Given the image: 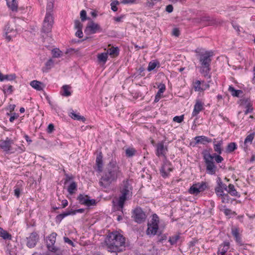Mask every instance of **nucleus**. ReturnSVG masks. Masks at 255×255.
Wrapping results in <instances>:
<instances>
[{
	"instance_id": "obj_3",
	"label": "nucleus",
	"mask_w": 255,
	"mask_h": 255,
	"mask_svg": "<svg viewBox=\"0 0 255 255\" xmlns=\"http://www.w3.org/2000/svg\"><path fill=\"white\" fill-rule=\"evenodd\" d=\"M106 243L108 251L111 252H123L125 247V238L117 231L110 233L108 235Z\"/></svg>"
},
{
	"instance_id": "obj_5",
	"label": "nucleus",
	"mask_w": 255,
	"mask_h": 255,
	"mask_svg": "<svg viewBox=\"0 0 255 255\" xmlns=\"http://www.w3.org/2000/svg\"><path fill=\"white\" fill-rule=\"evenodd\" d=\"M132 186L128 179L122 181L119 186L120 195L117 204L118 211L123 212L125 202L132 196Z\"/></svg>"
},
{
	"instance_id": "obj_23",
	"label": "nucleus",
	"mask_w": 255,
	"mask_h": 255,
	"mask_svg": "<svg viewBox=\"0 0 255 255\" xmlns=\"http://www.w3.org/2000/svg\"><path fill=\"white\" fill-rule=\"evenodd\" d=\"M200 21L208 22V25H213L217 24L218 21L213 17L210 16L208 14H205L202 15L200 18Z\"/></svg>"
},
{
	"instance_id": "obj_54",
	"label": "nucleus",
	"mask_w": 255,
	"mask_h": 255,
	"mask_svg": "<svg viewBox=\"0 0 255 255\" xmlns=\"http://www.w3.org/2000/svg\"><path fill=\"white\" fill-rule=\"evenodd\" d=\"M80 18L82 21H84L87 19H89V17H87V12L85 10H82L80 12Z\"/></svg>"
},
{
	"instance_id": "obj_46",
	"label": "nucleus",
	"mask_w": 255,
	"mask_h": 255,
	"mask_svg": "<svg viewBox=\"0 0 255 255\" xmlns=\"http://www.w3.org/2000/svg\"><path fill=\"white\" fill-rule=\"evenodd\" d=\"M157 65L159 66V62L158 61H154L150 62L147 67V71L150 72L153 70Z\"/></svg>"
},
{
	"instance_id": "obj_56",
	"label": "nucleus",
	"mask_w": 255,
	"mask_h": 255,
	"mask_svg": "<svg viewBox=\"0 0 255 255\" xmlns=\"http://www.w3.org/2000/svg\"><path fill=\"white\" fill-rule=\"evenodd\" d=\"M158 235V241L159 242L162 243L163 241L166 240L167 239V236L165 234H161V233L160 232Z\"/></svg>"
},
{
	"instance_id": "obj_22",
	"label": "nucleus",
	"mask_w": 255,
	"mask_h": 255,
	"mask_svg": "<svg viewBox=\"0 0 255 255\" xmlns=\"http://www.w3.org/2000/svg\"><path fill=\"white\" fill-rule=\"evenodd\" d=\"M255 136V132H252L248 135L245 139L244 145L243 148L245 151H247L248 150V144H251L253 143V141Z\"/></svg>"
},
{
	"instance_id": "obj_9",
	"label": "nucleus",
	"mask_w": 255,
	"mask_h": 255,
	"mask_svg": "<svg viewBox=\"0 0 255 255\" xmlns=\"http://www.w3.org/2000/svg\"><path fill=\"white\" fill-rule=\"evenodd\" d=\"M208 188V184L205 182H198L190 187L188 192L191 194L198 195Z\"/></svg>"
},
{
	"instance_id": "obj_52",
	"label": "nucleus",
	"mask_w": 255,
	"mask_h": 255,
	"mask_svg": "<svg viewBox=\"0 0 255 255\" xmlns=\"http://www.w3.org/2000/svg\"><path fill=\"white\" fill-rule=\"evenodd\" d=\"M119 4V1L117 0L113 1L111 3V9L114 12L117 11L118 10L117 5Z\"/></svg>"
},
{
	"instance_id": "obj_48",
	"label": "nucleus",
	"mask_w": 255,
	"mask_h": 255,
	"mask_svg": "<svg viewBox=\"0 0 255 255\" xmlns=\"http://www.w3.org/2000/svg\"><path fill=\"white\" fill-rule=\"evenodd\" d=\"M64 172H65V171L64 170ZM64 185H66L69 181H73L74 179V176L72 174H68L66 173L64 174Z\"/></svg>"
},
{
	"instance_id": "obj_19",
	"label": "nucleus",
	"mask_w": 255,
	"mask_h": 255,
	"mask_svg": "<svg viewBox=\"0 0 255 255\" xmlns=\"http://www.w3.org/2000/svg\"><path fill=\"white\" fill-rule=\"evenodd\" d=\"M183 241V240L181 237L180 233L170 236L168 240V242L171 246L176 245L178 242H180L181 244Z\"/></svg>"
},
{
	"instance_id": "obj_63",
	"label": "nucleus",
	"mask_w": 255,
	"mask_h": 255,
	"mask_svg": "<svg viewBox=\"0 0 255 255\" xmlns=\"http://www.w3.org/2000/svg\"><path fill=\"white\" fill-rule=\"evenodd\" d=\"M18 117H19V115L18 114L15 113H12L11 114V116H10V117L9 118V122L10 123L13 122L14 120L17 119Z\"/></svg>"
},
{
	"instance_id": "obj_31",
	"label": "nucleus",
	"mask_w": 255,
	"mask_h": 255,
	"mask_svg": "<svg viewBox=\"0 0 255 255\" xmlns=\"http://www.w3.org/2000/svg\"><path fill=\"white\" fill-rule=\"evenodd\" d=\"M8 7L12 11H17L18 4L16 0H6Z\"/></svg>"
},
{
	"instance_id": "obj_43",
	"label": "nucleus",
	"mask_w": 255,
	"mask_h": 255,
	"mask_svg": "<svg viewBox=\"0 0 255 255\" xmlns=\"http://www.w3.org/2000/svg\"><path fill=\"white\" fill-rule=\"evenodd\" d=\"M2 91L4 94L5 98L7 97L8 94H11L13 92V87L11 85H9L7 89H6V86H3Z\"/></svg>"
},
{
	"instance_id": "obj_35",
	"label": "nucleus",
	"mask_w": 255,
	"mask_h": 255,
	"mask_svg": "<svg viewBox=\"0 0 255 255\" xmlns=\"http://www.w3.org/2000/svg\"><path fill=\"white\" fill-rule=\"evenodd\" d=\"M77 190V184L76 182L72 181L67 187V191L68 193L73 195Z\"/></svg>"
},
{
	"instance_id": "obj_36",
	"label": "nucleus",
	"mask_w": 255,
	"mask_h": 255,
	"mask_svg": "<svg viewBox=\"0 0 255 255\" xmlns=\"http://www.w3.org/2000/svg\"><path fill=\"white\" fill-rule=\"evenodd\" d=\"M0 237L5 240H11L12 236L6 231L0 227Z\"/></svg>"
},
{
	"instance_id": "obj_25",
	"label": "nucleus",
	"mask_w": 255,
	"mask_h": 255,
	"mask_svg": "<svg viewBox=\"0 0 255 255\" xmlns=\"http://www.w3.org/2000/svg\"><path fill=\"white\" fill-rule=\"evenodd\" d=\"M216 139L213 140V146L214 150L217 154H221L223 152V149L222 148V145L223 144V141L222 139L218 141L216 143Z\"/></svg>"
},
{
	"instance_id": "obj_64",
	"label": "nucleus",
	"mask_w": 255,
	"mask_h": 255,
	"mask_svg": "<svg viewBox=\"0 0 255 255\" xmlns=\"http://www.w3.org/2000/svg\"><path fill=\"white\" fill-rule=\"evenodd\" d=\"M54 130V126L53 124H50L48 125L47 128V132L48 133H52Z\"/></svg>"
},
{
	"instance_id": "obj_30",
	"label": "nucleus",
	"mask_w": 255,
	"mask_h": 255,
	"mask_svg": "<svg viewBox=\"0 0 255 255\" xmlns=\"http://www.w3.org/2000/svg\"><path fill=\"white\" fill-rule=\"evenodd\" d=\"M30 85L33 88L36 89L37 91L43 90V88L44 87V85L42 82L37 80H33L31 81L30 83Z\"/></svg>"
},
{
	"instance_id": "obj_41",
	"label": "nucleus",
	"mask_w": 255,
	"mask_h": 255,
	"mask_svg": "<svg viewBox=\"0 0 255 255\" xmlns=\"http://www.w3.org/2000/svg\"><path fill=\"white\" fill-rule=\"evenodd\" d=\"M161 0H146L145 3V7H147L148 9H151L153 8V6L159 1Z\"/></svg>"
},
{
	"instance_id": "obj_4",
	"label": "nucleus",
	"mask_w": 255,
	"mask_h": 255,
	"mask_svg": "<svg viewBox=\"0 0 255 255\" xmlns=\"http://www.w3.org/2000/svg\"><path fill=\"white\" fill-rule=\"evenodd\" d=\"M211 150V148L204 149L202 152V154L205 163L207 173L210 175H214L216 174L217 167L215 165L213 159H215L217 163H220L224 160V158L220 155L221 154L216 153L211 154L210 153Z\"/></svg>"
},
{
	"instance_id": "obj_21",
	"label": "nucleus",
	"mask_w": 255,
	"mask_h": 255,
	"mask_svg": "<svg viewBox=\"0 0 255 255\" xmlns=\"http://www.w3.org/2000/svg\"><path fill=\"white\" fill-rule=\"evenodd\" d=\"M230 247V243L225 241L220 245L217 252L218 255H225Z\"/></svg>"
},
{
	"instance_id": "obj_50",
	"label": "nucleus",
	"mask_w": 255,
	"mask_h": 255,
	"mask_svg": "<svg viewBox=\"0 0 255 255\" xmlns=\"http://www.w3.org/2000/svg\"><path fill=\"white\" fill-rule=\"evenodd\" d=\"M201 82L199 80H197L194 83V90L195 91H203L204 90L201 87Z\"/></svg>"
},
{
	"instance_id": "obj_14",
	"label": "nucleus",
	"mask_w": 255,
	"mask_h": 255,
	"mask_svg": "<svg viewBox=\"0 0 255 255\" xmlns=\"http://www.w3.org/2000/svg\"><path fill=\"white\" fill-rule=\"evenodd\" d=\"M156 147V155L158 157L163 156L166 157V154L168 151L167 146H164V141H161L155 145Z\"/></svg>"
},
{
	"instance_id": "obj_49",
	"label": "nucleus",
	"mask_w": 255,
	"mask_h": 255,
	"mask_svg": "<svg viewBox=\"0 0 255 255\" xmlns=\"http://www.w3.org/2000/svg\"><path fill=\"white\" fill-rule=\"evenodd\" d=\"M201 144H206V143H210L212 142V139L204 135H201Z\"/></svg>"
},
{
	"instance_id": "obj_44",
	"label": "nucleus",
	"mask_w": 255,
	"mask_h": 255,
	"mask_svg": "<svg viewBox=\"0 0 255 255\" xmlns=\"http://www.w3.org/2000/svg\"><path fill=\"white\" fill-rule=\"evenodd\" d=\"M136 150L133 147H129L126 150V155L128 157H131L135 155Z\"/></svg>"
},
{
	"instance_id": "obj_60",
	"label": "nucleus",
	"mask_w": 255,
	"mask_h": 255,
	"mask_svg": "<svg viewBox=\"0 0 255 255\" xmlns=\"http://www.w3.org/2000/svg\"><path fill=\"white\" fill-rule=\"evenodd\" d=\"M198 243V240L196 239V238H193L191 241L189 242L188 245L189 248H192L194 247Z\"/></svg>"
},
{
	"instance_id": "obj_62",
	"label": "nucleus",
	"mask_w": 255,
	"mask_h": 255,
	"mask_svg": "<svg viewBox=\"0 0 255 255\" xmlns=\"http://www.w3.org/2000/svg\"><path fill=\"white\" fill-rule=\"evenodd\" d=\"M85 211V209L83 208H81L77 210H72L71 209V212L72 215H74L77 213H83Z\"/></svg>"
},
{
	"instance_id": "obj_58",
	"label": "nucleus",
	"mask_w": 255,
	"mask_h": 255,
	"mask_svg": "<svg viewBox=\"0 0 255 255\" xmlns=\"http://www.w3.org/2000/svg\"><path fill=\"white\" fill-rule=\"evenodd\" d=\"M201 137L200 136H197L194 137V140H195V142H190V145L194 146H195L197 144L201 143V140H200Z\"/></svg>"
},
{
	"instance_id": "obj_28",
	"label": "nucleus",
	"mask_w": 255,
	"mask_h": 255,
	"mask_svg": "<svg viewBox=\"0 0 255 255\" xmlns=\"http://www.w3.org/2000/svg\"><path fill=\"white\" fill-rule=\"evenodd\" d=\"M228 91L234 97H240L241 95L243 94V91L242 90H236L232 85L229 86Z\"/></svg>"
},
{
	"instance_id": "obj_29",
	"label": "nucleus",
	"mask_w": 255,
	"mask_h": 255,
	"mask_svg": "<svg viewBox=\"0 0 255 255\" xmlns=\"http://www.w3.org/2000/svg\"><path fill=\"white\" fill-rule=\"evenodd\" d=\"M71 87L70 86L68 85H63L62 87V89L60 92L61 95L64 97H69L71 95L72 93L71 92Z\"/></svg>"
},
{
	"instance_id": "obj_32",
	"label": "nucleus",
	"mask_w": 255,
	"mask_h": 255,
	"mask_svg": "<svg viewBox=\"0 0 255 255\" xmlns=\"http://www.w3.org/2000/svg\"><path fill=\"white\" fill-rule=\"evenodd\" d=\"M69 215H72L71 210L57 215L55 217L56 223L59 224L65 217Z\"/></svg>"
},
{
	"instance_id": "obj_59",
	"label": "nucleus",
	"mask_w": 255,
	"mask_h": 255,
	"mask_svg": "<svg viewBox=\"0 0 255 255\" xmlns=\"http://www.w3.org/2000/svg\"><path fill=\"white\" fill-rule=\"evenodd\" d=\"M75 28L77 29H82L83 24L79 20H75L74 21Z\"/></svg>"
},
{
	"instance_id": "obj_15",
	"label": "nucleus",
	"mask_w": 255,
	"mask_h": 255,
	"mask_svg": "<svg viewBox=\"0 0 255 255\" xmlns=\"http://www.w3.org/2000/svg\"><path fill=\"white\" fill-rule=\"evenodd\" d=\"M102 30V29L99 24L92 21L91 23L86 26L85 29V32L88 34H94L98 32H101Z\"/></svg>"
},
{
	"instance_id": "obj_6",
	"label": "nucleus",
	"mask_w": 255,
	"mask_h": 255,
	"mask_svg": "<svg viewBox=\"0 0 255 255\" xmlns=\"http://www.w3.org/2000/svg\"><path fill=\"white\" fill-rule=\"evenodd\" d=\"M54 2L53 0L48 1L46 5V12L43 22L42 32L48 33L51 32L54 23L53 17Z\"/></svg>"
},
{
	"instance_id": "obj_55",
	"label": "nucleus",
	"mask_w": 255,
	"mask_h": 255,
	"mask_svg": "<svg viewBox=\"0 0 255 255\" xmlns=\"http://www.w3.org/2000/svg\"><path fill=\"white\" fill-rule=\"evenodd\" d=\"M224 213L226 216L236 215L237 214L236 212L233 211L229 208L225 209L224 210Z\"/></svg>"
},
{
	"instance_id": "obj_42",
	"label": "nucleus",
	"mask_w": 255,
	"mask_h": 255,
	"mask_svg": "<svg viewBox=\"0 0 255 255\" xmlns=\"http://www.w3.org/2000/svg\"><path fill=\"white\" fill-rule=\"evenodd\" d=\"M54 65V61L52 59H49L45 64V67L42 68L43 72H48V70L51 68Z\"/></svg>"
},
{
	"instance_id": "obj_53",
	"label": "nucleus",
	"mask_w": 255,
	"mask_h": 255,
	"mask_svg": "<svg viewBox=\"0 0 255 255\" xmlns=\"http://www.w3.org/2000/svg\"><path fill=\"white\" fill-rule=\"evenodd\" d=\"M96 201L95 199H90L89 197L87 198L85 206L90 207L91 206H94L96 204Z\"/></svg>"
},
{
	"instance_id": "obj_20",
	"label": "nucleus",
	"mask_w": 255,
	"mask_h": 255,
	"mask_svg": "<svg viewBox=\"0 0 255 255\" xmlns=\"http://www.w3.org/2000/svg\"><path fill=\"white\" fill-rule=\"evenodd\" d=\"M96 165L97 169H96L98 172H101L103 171V155L102 153L100 152L97 154L96 159Z\"/></svg>"
},
{
	"instance_id": "obj_40",
	"label": "nucleus",
	"mask_w": 255,
	"mask_h": 255,
	"mask_svg": "<svg viewBox=\"0 0 255 255\" xmlns=\"http://www.w3.org/2000/svg\"><path fill=\"white\" fill-rule=\"evenodd\" d=\"M108 55L106 53H99L97 55L98 61L99 62H102L104 64L106 63L108 60Z\"/></svg>"
},
{
	"instance_id": "obj_16",
	"label": "nucleus",
	"mask_w": 255,
	"mask_h": 255,
	"mask_svg": "<svg viewBox=\"0 0 255 255\" xmlns=\"http://www.w3.org/2000/svg\"><path fill=\"white\" fill-rule=\"evenodd\" d=\"M231 233L234 237L235 240L238 245L243 246L245 245L243 242L242 235L239 233V229L237 227H232L231 229Z\"/></svg>"
},
{
	"instance_id": "obj_51",
	"label": "nucleus",
	"mask_w": 255,
	"mask_h": 255,
	"mask_svg": "<svg viewBox=\"0 0 255 255\" xmlns=\"http://www.w3.org/2000/svg\"><path fill=\"white\" fill-rule=\"evenodd\" d=\"M246 110L245 111V115H247L248 113H252L253 111V108L252 107V104L249 102L247 103L246 106Z\"/></svg>"
},
{
	"instance_id": "obj_61",
	"label": "nucleus",
	"mask_w": 255,
	"mask_h": 255,
	"mask_svg": "<svg viewBox=\"0 0 255 255\" xmlns=\"http://www.w3.org/2000/svg\"><path fill=\"white\" fill-rule=\"evenodd\" d=\"M184 120V116H175L173 118V121L178 123H181Z\"/></svg>"
},
{
	"instance_id": "obj_39",
	"label": "nucleus",
	"mask_w": 255,
	"mask_h": 255,
	"mask_svg": "<svg viewBox=\"0 0 255 255\" xmlns=\"http://www.w3.org/2000/svg\"><path fill=\"white\" fill-rule=\"evenodd\" d=\"M69 116L72 119L75 120L82 121L84 122L86 121V119L84 117L80 116L79 113H75V112H74V111H72L70 113Z\"/></svg>"
},
{
	"instance_id": "obj_17",
	"label": "nucleus",
	"mask_w": 255,
	"mask_h": 255,
	"mask_svg": "<svg viewBox=\"0 0 255 255\" xmlns=\"http://www.w3.org/2000/svg\"><path fill=\"white\" fill-rule=\"evenodd\" d=\"M217 186L215 188V192L216 195H221L224 190H227V186L224 183L220 177H218L216 179Z\"/></svg>"
},
{
	"instance_id": "obj_38",
	"label": "nucleus",
	"mask_w": 255,
	"mask_h": 255,
	"mask_svg": "<svg viewBox=\"0 0 255 255\" xmlns=\"http://www.w3.org/2000/svg\"><path fill=\"white\" fill-rule=\"evenodd\" d=\"M237 149V144L236 142H232L229 143L226 148V152L227 153H232L236 149Z\"/></svg>"
},
{
	"instance_id": "obj_7",
	"label": "nucleus",
	"mask_w": 255,
	"mask_h": 255,
	"mask_svg": "<svg viewBox=\"0 0 255 255\" xmlns=\"http://www.w3.org/2000/svg\"><path fill=\"white\" fill-rule=\"evenodd\" d=\"M159 220L158 217L154 214L152 216V218L150 223L147 225V229L146 234L147 235H155L158 233Z\"/></svg>"
},
{
	"instance_id": "obj_12",
	"label": "nucleus",
	"mask_w": 255,
	"mask_h": 255,
	"mask_svg": "<svg viewBox=\"0 0 255 255\" xmlns=\"http://www.w3.org/2000/svg\"><path fill=\"white\" fill-rule=\"evenodd\" d=\"M172 165L170 161L165 159L163 161V164L160 169V173L162 177L165 178L168 177L169 172L173 170Z\"/></svg>"
},
{
	"instance_id": "obj_26",
	"label": "nucleus",
	"mask_w": 255,
	"mask_h": 255,
	"mask_svg": "<svg viewBox=\"0 0 255 255\" xmlns=\"http://www.w3.org/2000/svg\"><path fill=\"white\" fill-rule=\"evenodd\" d=\"M4 34L5 36L6 39L8 40V41H9L11 39V36L9 35H8V33L14 32V30L13 27H11L10 23L8 22H7L5 26H4Z\"/></svg>"
},
{
	"instance_id": "obj_33",
	"label": "nucleus",
	"mask_w": 255,
	"mask_h": 255,
	"mask_svg": "<svg viewBox=\"0 0 255 255\" xmlns=\"http://www.w3.org/2000/svg\"><path fill=\"white\" fill-rule=\"evenodd\" d=\"M69 215H72L71 210L57 215L55 217L56 223L59 224L65 217Z\"/></svg>"
},
{
	"instance_id": "obj_24",
	"label": "nucleus",
	"mask_w": 255,
	"mask_h": 255,
	"mask_svg": "<svg viewBox=\"0 0 255 255\" xmlns=\"http://www.w3.org/2000/svg\"><path fill=\"white\" fill-rule=\"evenodd\" d=\"M225 191L232 196H235L237 198L241 197V194L236 190L235 186L232 184H229L227 186V190Z\"/></svg>"
},
{
	"instance_id": "obj_13",
	"label": "nucleus",
	"mask_w": 255,
	"mask_h": 255,
	"mask_svg": "<svg viewBox=\"0 0 255 255\" xmlns=\"http://www.w3.org/2000/svg\"><path fill=\"white\" fill-rule=\"evenodd\" d=\"M39 240V236L36 232L31 233L29 237L26 238V246L29 248H33L36 246Z\"/></svg>"
},
{
	"instance_id": "obj_2",
	"label": "nucleus",
	"mask_w": 255,
	"mask_h": 255,
	"mask_svg": "<svg viewBox=\"0 0 255 255\" xmlns=\"http://www.w3.org/2000/svg\"><path fill=\"white\" fill-rule=\"evenodd\" d=\"M121 174V170L116 159L112 158L103 171L99 181L100 185L104 188L108 187L112 182L117 181Z\"/></svg>"
},
{
	"instance_id": "obj_57",
	"label": "nucleus",
	"mask_w": 255,
	"mask_h": 255,
	"mask_svg": "<svg viewBox=\"0 0 255 255\" xmlns=\"http://www.w3.org/2000/svg\"><path fill=\"white\" fill-rule=\"evenodd\" d=\"M158 88L159 90L157 92L158 95H161L162 93H164L166 89L165 85L162 83L160 84Z\"/></svg>"
},
{
	"instance_id": "obj_8",
	"label": "nucleus",
	"mask_w": 255,
	"mask_h": 255,
	"mask_svg": "<svg viewBox=\"0 0 255 255\" xmlns=\"http://www.w3.org/2000/svg\"><path fill=\"white\" fill-rule=\"evenodd\" d=\"M131 217L134 222L141 224L145 222L146 215L140 207H137L132 210Z\"/></svg>"
},
{
	"instance_id": "obj_37",
	"label": "nucleus",
	"mask_w": 255,
	"mask_h": 255,
	"mask_svg": "<svg viewBox=\"0 0 255 255\" xmlns=\"http://www.w3.org/2000/svg\"><path fill=\"white\" fill-rule=\"evenodd\" d=\"M120 50L118 47H112L109 48L107 53L108 55H112L113 57H117L119 55Z\"/></svg>"
},
{
	"instance_id": "obj_34",
	"label": "nucleus",
	"mask_w": 255,
	"mask_h": 255,
	"mask_svg": "<svg viewBox=\"0 0 255 255\" xmlns=\"http://www.w3.org/2000/svg\"><path fill=\"white\" fill-rule=\"evenodd\" d=\"M16 76L15 74L3 75L0 71V81L4 80L12 81L15 79Z\"/></svg>"
},
{
	"instance_id": "obj_27",
	"label": "nucleus",
	"mask_w": 255,
	"mask_h": 255,
	"mask_svg": "<svg viewBox=\"0 0 255 255\" xmlns=\"http://www.w3.org/2000/svg\"><path fill=\"white\" fill-rule=\"evenodd\" d=\"M221 195H216L218 197H221V202L223 203H229L230 201L231 200V202L233 201H235L236 200L235 199H232L229 195L228 193H225L224 191L223 192V193H220Z\"/></svg>"
},
{
	"instance_id": "obj_10",
	"label": "nucleus",
	"mask_w": 255,
	"mask_h": 255,
	"mask_svg": "<svg viewBox=\"0 0 255 255\" xmlns=\"http://www.w3.org/2000/svg\"><path fill=\"white\" fill-rule=\"evenodd\" d=\"M57 236L56 233L52 232L46 237V247L48 250L51 252L55 253L58 250V249L54 246Z\"/></svg>"
},
{
	"instance_id": "obj_47",
	"label": "nucleus",
	"mask_w": 255,
	"mask_h": 255,
	"mask_svg": "<svg viewBox=\"0 0 255 255\" xmlns=\"http://www.w3.org/2000/svg\"><path fill=\"white\" fill-rule=\"evenodd\" d=\"M51 52L53 58H59L62 55V52L59 48L53 49Z\"/></svg>"
},
{
	"instance_id": "obj_1",
	"label": "nucleus",
	"mask_w": 255,
	"mask_h": 255,
	"mask_svg": "<svg viewBox=\"0 0 255 255\" xmlns=\"http://www.w3.org/2000/svg\"><path fill=\"white\" fill-rule=\"evenodd\" d=\"M196 56L199 60L200 66L198 67L200 73L205 78L211 79V63L214 56L212 50H206L202 48L198 47L195 50Z\"/></svg>"
},
{
	"instance_id": "obj_45",
	"label": "nucleus",
	"mask_w": 255,
	"mask_h": 255,
	"mask_svg": "<svg viewBox=\"0 0 255 255\" xmlns=\"http://www.w3.org/2000/svg\"><path fill=\"white\" fill-rule=\"evenodd\" d=\"M88 198H89L88 195L80 194L77 197V200L80 204L85 205Z\"/></svg>"
},
{
	"instance_id": "obj_11",
	"label": "nucleus",
	"mask_w": 255,
	"mask_h": 255,
	"mask_svg": "<svg viewBox=\"0 0 255 255\" xmlns=\"http://www.w3.org/2000/svg\"><path fill=\"white\" fill-rule=\"evenodd\" d=\"M13 144V140L6 137L5 140H1L0 143V148L6 154H11L14 152L12 151L11 145Z\"/></svg>"
},
{
	"instance_id": "obj_18",
	"label": "nucleus",
	"mask_w": 255,
	"mask_h": 255,
	"mask_svg": "<svg viewBox=\"0 0 255 255\" xmlns=\"http://www.w3.org/2000/svg\"><path fill=\"white\" fill-rule=\"evenodd\" d=\"M204 104L199 99L196 100V103L194 106V109L192 113V117L197 116L200 112L204 110Z\"/></svg>"
}]
</instances>
